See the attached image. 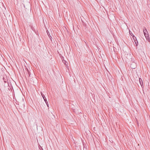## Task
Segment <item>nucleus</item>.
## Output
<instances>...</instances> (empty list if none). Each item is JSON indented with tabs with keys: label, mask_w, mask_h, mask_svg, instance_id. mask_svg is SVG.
<instances>
[{
	"label": "nucleus",
	"mask_w": 150,
	"mask_h": 150,
	"mask_svg": "<svg viewBox=\"0 0 150 150\" xmlns=\"http://www.w3.org/2000/svg\"><path fill=\"white\" fill-rule=\"evenodd\" d=\"M137 67L136 64L134 62H133L130 65V67L132 69H134Z\"/></svg>",
	"instance_id": "nucleus-1"
},
{
	"label": "nucleus",
	"mask_w": 150,
	"mask_h": 150,
	"mask_svg": "<svg viewBox=\"0 0 150 150\" xmlns=\"http://www.w3.org/2000/svg\"><path fill=\"white\" fill-rule=\"evenodd\" d=\"M133 38L136 46H137L138 45V42L136 38L134 35H133Z\"/></svg>",
	"instance_id": "nucleus-2"
},
{
	"label": "nucleus",
	"mask_w": 150,
	"mask_h": 150,
	"mask_svg": "<svg viewBox=\"0 0 150 150\" xmlns=\"http://www.w3.org/2000/svg\"><path fill=\"white\" fill-rule=\"evenodd\" d=\"M143 32L144 35L148 34V32L145 27H144L143 29Z\"/></svg>",
	"instance_id": "nucleus-3"
},
{
	"label": "nucleus",
	"mask_w": 150,
	"mask_h": 150,
	"mask_svg": "<svg viewBox=\"0 0 150 150\" xmlns=\"http://www.w3.org/2000/svg\"><path fill=\"white\" fill-rule=\"evenodd\" d=\"M145 38H146V40L148 41H150V39L149 38V37L148 35V34H147L146 35H145Z\"/></svg>",
	"instance_id": "nucleus-4"
},
{
	"label": "nucleus",
	"mask_w": 150,
	"mask_h": 150,
	"mask_svg": "<svg viewBox=\"0 0 150 150\" xmlns=\"http://www.w3.org/2000/svg\"><path fill=\"white\" fill-rule=\"evenodd\" d=\"M62 61L63 63L66 66V67H68V64L67 62L64 60H62Z\"/></svg>",
	"instance_id": "nucleus-5"
},
{
	"label": "nucleus",
	"mask_w": 150,
	"mask_h": 150,
	"mask_svg": "<svg viewBox=\"0 0 150 150\" xmlns=\"http://www.w3.org/2000/svg\"><path fill=\"white\" fill-rule=\"evenodd\" d=\"M139 79V81L140 83L142 86H142H143V82L142 81V80L140 78Z\"/></svg>",
	"instance_id": "nucleus-6"
},
{
	"label": "nucleus",
	"mask_w": 150,
	"mask_h": 150,
	"mask_svg": "<svg viewBox=\"0 0 150 150\" xmlns=\"http://www.w3.org/2000/svg\"><path fill=\"white\" fill-rule=\"evenodd\" d=\"M41 95L43 99H44V98H45V95L42 93H41Z\"/></svg>",
	"instance_id": "nucleus-7"
},
{
	"label": "nucleus",
	"mask_w": 150,
	"mask_h": 150,
	"mask_svg": "<svg viewBox=\"0 0 150 150\" xmlns=\"http://www.w3.org/2000/svg\"><path fill=\"white\" fill-rule=\"evenodd\" d=\"M30 28H31V29L33 31H35V29L34 28H33V27L32 26H30Z\"/></svg>",
	"instance_id": "nucleus-8"
},
{
	"label": "nucleus",
	"mask_w": 150,
	"mask_h": 150,
	"mask_svg": "<svg viewBox=\"0 0 150 150\" xmlns=\"http://www.w3.org/2000/svg\"><path fill=\"white\" fill-rule=\"evenodd\" d=\"M129 33L130 34V35L131 36H133V35H133V33H132V32L131 31H129Z\"/></svg>",
	"instance_id": "nucleus-9"
},
{
	"label": "nucleus",
	"mask_w": 150,
	"mask_h": 150,
	"mask_svg": "<svg viewBox=\"0 0 150 150\" xmlns=\"http://www.w3.org/2000/svg\"><path fill=\"white\" fill-rule=\"evenodd\" d=\"M45 103L47 104V106L48 107H49V105H48V102L47 101H46V102H45Z\"/></svg>",
	"instance_id": "nucleus-10"
},
{
	"label": "nucleus",
	"mask_w": 150,
	"mask_h": 150,
	"mask_svg": "<svg viewBox=\"0 0 150 150\" xmlns=\"http://www.w3.org/2000/svg\"><path fill=\"white\" fill-rule=\"evenodd\" d=\"M50 38V39L51 40H52V37L50 35V34H49V36H48Z\"/></svg>",
	"instance_id": "nucleus-11"
},
{
	"label": "nucleus",
	"mask_w": 150,
	"mask_h": 150,
	"mask_svg": "<svg viewBox=\"0 0 150 150\" xmlns=\"http://www.w3.org/2000/svg\"><path fill=\"white\" fill-rule=\"evenodd\" d=\"M43 99L44 100V101L45 102H46V101H47L45 98H44V99Z\"/></svg>",
	"instance_id": "nucleus-12"
},
{
	"label": "nucleus",
	"mask_w": 150,
	"mask_h": 150,
	"mask_svg": "<svg viewBox=\"0 0 150 150\" xmlns=\"http://www.w3.org/2000/svg\"><path fill=\"white\" fill-rule=\"evenodd\" d=\"M3 80L5 83L6 82V79H4V78H3Z\"/></svg>",
	"instance_id": "nucleus-13"
},
{
	"label": "nucleus",
	"mask_w": 150,
	"mask_h": 150,
	"mask_svg": "<svg viewBox=\"0 0 150 150\" xmlns=\"http://www.w3.org/2000/svg\"><path fill=\"white\" fill-rule=\"evenodd\" d=\"M47 34L48 36H49V34H50L49 33L48 30L47 31Z\"/></svg>",
	"instance_id": "nucleus-14"
},
{
	"label": "nucleus",
	"mask_w": 150,
	"mask_h": 150,
	"mask_svg": "<svg viewBox=\"0 0 150 150\" xmlns=\"http://www.w3.org/2000/svg\"><path fill=\"white\" fill-rule=\"evenodd\" d=\"M47 34L48 36H49V34H50L49 33L48 30L47 31Z\"/></svg>",
	"instance_id": "nucleus-15"
},
{
	"label": "nucleus",
	"mask_w": 150,
	"mask_h": 150,
	"mask_svg": "<svg viewBox=\"0 0 150 150\" xmlns=\"http://www.w3.org/2000/svg\"><path fill=\"white\" fill-rule=\"evenodd\" d=\"M40 148H41V150H43V149L41 148V146H40V147H39V148L40 149Z\"/></svg>",
	"instance_id": "nucleus-16"
},
{
	"label": "nucleus",
	"mask_w": 150,
	"mask_h": 150,
	"mask_svg": "<svg viewBox=\"0 0 150 150\" xmlns=\"http://www.w3.org/2000/svg\"><path fill=\"white\" fill-rule=\"evenodd\" d=\"M40 148H41V150H43V149L41 148V146H40V147H39V148L40 149Z\"/></svg>",
	"instance_id": "nucleus-17"
}]
</instances>
